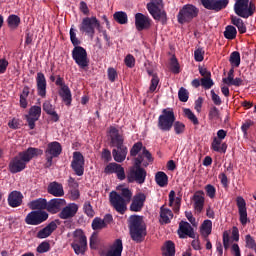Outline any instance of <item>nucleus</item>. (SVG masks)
Instances as JSON below:
<instances>
[{
  "label": "nucleus",
  "mask_w": 256,
  "mask_h": 256,
  "mask_svg": "<svg viewBox=\"0 0 256 256\" xmlns=\"http://www.w3.org/2000/svg\"><path fill=\"white\" fill-rule=\"evenodd\" d=\"M39 155H43V150L39 148H28L26 151L19 153L10 161V173H21V171L27 167V163H29L31 159L39 157Z\"/></svg>",
  "instance_id": "1"
},
{
  "label": "nucleus",
  "mask_w": 256,
  "mask_h": 256,
  "mask_svg": "<svg viewBox=\"0 0 256 256\" xmlns=\"http://www.w3.org/2000/svg\"><path fill=\"white\" fill-rule=\"evenodd\" d=\"M108 138L110 139V143L112 147H116L112 151V155L114 161L117 163H123V161L127 158L128 150L125 145H123V136L119 134V130L113 126L108 129Z\"/></svg>",
  "instance_id": "2"
},
{
  "label": "nucleus",
  "mask_w": 256,
  "mask_h": 256,
  "mask_svg": "<svg viewBox=\"0 0 256 256\" xmlns=\"http://www.w3.org/2000/svg\"><path fill=\"white\" fill-rule=\"evenodd\" d=\"M117 191H119L121 195L115 191H112L109 195V199L112 207H114L118 213L123 215V213L127 211V205L130 203L131 197H133V193L131 190H129V188H126L125 186H118Z\"/></svg>",
  "instance_id": "3"
},
{
  "label": "nucleus",
  "mask_w": 256,
  "mask_h": 256,
  "mask_svg": "<svg viewBox=\"0 0 256 256\" xmlns=\"http://www.w3.org/2000/svg\"><path fill=\"white\" fill-rule=\"evenodd\" d=\"M68 243L71 245L76 255H83L87 251V236L81 229H77L67 234Z\"/></svg>",
  "instance_id": "4"
},
{
  "label": "nucleus",
  "mask_w": 256,
  "mask_h": 256,
  "mask_svg": "<svg viewBox=\"0 0 256 256\" xmlns=\"http://www.w3.org/2000/svg\"><path fill=\"white\" fill-rule=\"evenodd\" d=\"M79 29L81 33H85L88 35V37H91V39H93L95 35V29H97L99 33H103L106 41L109 39L107 37V31L103 30V27H101V22H99L95 16L83 18Z\"/></svg>",
  "instance_id": "5"
},
{
  "label": "nucleus",
  "mask_w": 256,
  "mask_h": 256,
  "mask_svg": "<svg viewBox=\"0 0 256 256\" xmlns=\"http://www.w3.org/2000/svg\"><path fill=\"white\" fill-rule=\"evenodd\" d=\"M130 235L133 241L139 243L143 241V237H145V223H143V218L140 216H131L130 217Z\"/></svg>",
  "instance_id": "6"
},
{
  "label": "nucleus",
  "mask_w": 256,
  "mask_h": 256,
  "mask_svg": "<svg viewBox=\"0 0 256 256\" xmlns=\"http://www.w3.org/2000/svg\"><path fill=\"white\" fill-rule=\"evenodd\" d=\"M234 12L238 17L249 19V17L255 13V4L249 0H236Z\"/></svg>",
  "instance_id": "7"
},
{
  "label": "nucleus",
  "mask_w": 256,
  "mask_h": 256,
  "mask_svg": "<svg viewBox=\"0 0 256 256\" xmlns=\"http://www.w3.org/2000/svg\"><path fill=\"white\" fill-rule=\"evenodd\" d=\"M141 159H135V165L130 168V171L127 175V179L129 183H145V177H147V172L145 169L141 168Z\"/></svg>",
  "instance_id": "8"
},
{
  "label": "nucleus",
  "mask_w": 256,
  "mask_h": 256,
  "mask_svg": "<svg viewBox=\"0 0 256 256\" xmlns=\"http://www.w3.org/2000/svg\"><path fill=\"white\" fill-rule=\"evenodd\" d=\"M147 9L156 21L165 23L167 21V14L163 10V0H151L147 4Z\"/></svg>",
  "instance_id": "9"
},
{
  "label": "nucleus",
  "mask_w": 256,
  "mask_h": 256,
  "mask_svg": "<svg viewBox=\"0 0 256 256\" xmlns=\"http://www.w3.org/2000/svg\"><path fill=\"white\" fill-rule=\"evenodd\" d=\"M175 123V114L170 108L163 109L162 114L158 118V128L160 131H171Z\"/></svg>",
  "instance_id": "10"
},
{
  "label": "nucleus",
  "mask_w": 256,
  "mask_h": 256,
  "mask_svg": "<svg viewBox=\"0 0 256 256\" xmlns=\"http://www.w3.org/2000/svg\"><path fill=\"white\" fill-rule=\"evenodd\" d=\"M199 13L197 7L187 4L179 11L177 15L178 23H189L192 19H195Z\"/></svg>",
  "instance_id": "11"
},
{
  "label": "nucleus",
  "mask_w": 256,
  "mask_h": 256,
  "mask_svg": "<svg viewBox=\"0 0 256 256\" xmlns=\"http://www.w3.org/2000/svg\"><path fill=\"white\" fill-rule=\"evenodd\" d=\"M72 59L80 67V69H85L89 67V58L87 57V50L81 46H75L72 50Z\"/></svg>",
  "instance_id": "12"
},
{
  "label": "nucleus",
  "mask_w": 256,
  "mask_h": 256,
  "mask_svg": "<svg viewBox=\"0 0 256 256\" xmlns=\"http://www.w3.org/2000/svg\"><path fill=\"white\" fill-rule=\"evenodd\" d=\"M62 151H63V148L61 147V144L59 142L55 141L48 144L47 149L45 151L47 167H51V165H53L54 157H59Z\"/></svg>",
  "instance_id": "13"
},
{
  "label": "nucleus",
  "mask_w": 256,
  "mask_h": 256,
  "mask_svg": "<svg viewBox=\"0 0 256 256\" xmlns=\"http://www.w3.org/2000/svg\"><path fill=\"white\" fill-rule=\"evenodd\" d=\"M49 219V214L45 211H32L30 212L26 218L25 223L27 225H41L44 221Z\"/></svg>",
  "instance_id": "14"
},
{
  "label": "nucleus",
  "mask_w": 256,
  "mask_h": 256,
  "mask_svg": "<svg viewBox=\"0 0 256 256\" xmlns=\"http://www.w3.org/2000/svg\"><path fill=\"white\" fill-rule=\"evenodd\" d=\"M71 167L78 177L83 176L85 173V158L81 152H74Z\"/></svg>",
  "instance_id": "15"
},
{
  "label": "nucleus",
  "mask_w": 256,
  "mask_h": 256,
  "mask_svg": "<svg viewBox=\"0 0 256 256\" xmlns=\"http://www.w3.org/2000/svg\"><path fill=\"white\" fill-rule=\"evenodd\" d=\"M201 5L209 11H221L229 5V0H200Z\"/></svg>",
  "instance_id": "16"
},
{
  "label": "nucleus",
  "mask_w": 256,
  "mask_h": 256,
  "mask_svg": "<svg viewBox=\"0 0 256 256\" xmlns=\"http://www.w3.org/2000/svg\"><path fill=\"white\" fill-rule=\"evenodd\" d=\"M135 27L137 31H145L151 27V18L143 13L135 14Z\"/></svg>",
  "instance_id": "17"
},
{
  "label": "nucleus",
  "mask_w": 256,
  "mask_h": 256,
  "mask_svg": "<svg viewBox=\"0 0 256 256\" xmlns=\"http://www.w3.org/2000/svg\"><path fill=\"white\" fill-rule=\"evenodd\" d=\"M236 204L238 207L240 223H242V225H247V203L245 202V199L241 196H238L236 199Z\"/></svg>",
  "instance_id": "18"
},
{
  "label": "nucleus",
  "mask_w": 256,
  "mask_h": 256,
  "mask_svg": "<svg viewBox=\"0 0 256 256\" xmlns=\"http://www.w3.org/2000/svg\"><path fill=\"white\" fill-rule=\"evenodd\" d=\"M41 117V107L32 106L30 108L29 114L26 115L27 123L30 129H35V122L39 121Z\"/></svg>",
  "instance_id": "19"
},
{
  "label": "nucleus",
  "mask_w": 256,
  "mask_h": 256,
  "mask_svg": "<svg viewBox=\"0 0 256 256\" xmlns=\"http://www.w3.org/2000/svg\"><path fill=\"white\" fill-rule=\"evenodd\" d=\"M104 171L109 175L115 173L120 181H124L125 179V169L120 164L110 163L105 167Z\"/></svg>",
  "instance_id": "20"
},
{
  "label": "nucleus",
  "mask_w": 256,
  "mask_h": 256,
  "mask_svg": "<svg viewBox=\"0 0 256 256\" xmlns=\"http://www.w3.org/2000/svg\"><path fill=\"white\" fill-rule=\"evenodd\" d=\"M78 211L79 205H77L76 203H70L61 210L59 217L60 219H71L72 217H75V215H77Z\"/></svg>",
  "instance_id": "21"
},
{
  "label": "nucleus",
  "mask_w": 256,
  "mask_h": 256,
  "mask_svg": "<svg viewBox=\"0 0 256 256\" xmlns=\"http://www.w3.org/2000/svg\"><path fill=\"white\" fill-rule=\"evenodd\" d=\"M36 86L38 95L40 97H45V95H47V79L45 78V74H43L42 72L37 73Z\"/></svg>",
  "instance_id": "22"
},
{
  "label": "nucleus",
  "mask_w": 256,
  "mask_h": 256,
  "mask_svg": "<svg viewBox=\"0 0 256 256\" xmlns=\"http://www.w3.org/2000/svg\"><path fill=\"white\" fill-rule=\"evenodd\" d=\"M178 235L181 239H185V237H195V232L193 231V227L191 224L185 221H181L179 224Z\"/></svg>",
  "instance_id": "23"
},
{
  "label": "nucleus",
  "mask_w": 256,
  "mask_h": 256,
  "mask_svg": "<svg viewBox=\"0 0 256 256\" xmlns=\"http://www.w3.org/2000/svg\"><path fill=\"white\" fill-rule=\"evenodd\" d=\"M65 203V199L55 198L50 200L48 203L46 202V209L49 213H59V211H61V207H63Z\"/></svg>",
  "instance_id": "24"
},
{
  "label": "nucleus",
  "mask_w": 256,
  "mask_h": 256,
  "mask_svg": "<svg viewBox=\"0 0 256 256\" xmlns=\"http://www.w3.org/2000/svg\"><path fill=\"white\" fill-rule=\"evenodd\" d=\"M194 209L196 213H201L205 207V192L198 191L193 196Z\"/></svg>",
  "instance_id": "25"
},
{
  "label": "nucleus",
  "mask_w": 256,
  "mask_h": 256,
  "mask_svg": "<svg viewBox=\"0 0 256 256\" xmlns=\"http://www.w3.org/2000/svg\"><path fill=\"white\" fill-rule=\"evenodd\" d=\"M23 203V194L19 191H12L8 195V205L9 207H21Z\"/></svg>",
  "instance_id": "26"
},
{
  "label": "nucleus",
  "mask_w": 256,
  "mask_h": 256,
  "mask_svg": "<svg viewBox=\"0 0 256 256\" xmlns=\"http://www.w3.org/2000/svg\"><path fill=\"white\" fill-rule=\"evenodd\" d=\"M145 199H147V197L143 193L135 195L132 200V204L130 205V210L135 212L141 211V209H143V205L145 204Z\"/></svg>",
  "instance_id": "27"
},
{
  "label": "nucleus",
  "mask_w": 256,
  "mask_h": 256,
  "mask_svg": "<svg viewBox=\"0 0 256 256\" xmlns=\"http://www.w3.org/2000/svg\"><path fill=\"white\" fill-rule=\"evenodd\" d=\"M213 231V222L211 220H204L203 223L200 225V235L207 239L209 235H211Z\"/></svg>",
  "instance_id": "28"
},
{
  "label": "nucleus",
  "mask_w": 256,
  "mask_h": 256,
  "mask_svg": "<svg viewBox=\"0 0 256 256\" xmlns=\"http://www.w3.org/2000/svg\"><path fill=\"white\" fill-rule=\"evenodd\" d=\"M121 253H123V242L121 239H117L110 247L106 256H121Z\"/></svg>",
  "instance_id": "29"
},
{
  "label": "nucleus",
  "mask_w": 256,
  "mask_h": 256,
  "mask_svg": "<svg viewBox=\"0 0 256 256\" xmlns=\"http://www.w3.org/2000/svg\"><path fill=\"white\" fill-rule=\"evenodd\" d=\"M55 229H57V223L51 222L45 228H43L42 230H40L37 233V238L38 239H47V237H49L51 235V233H53V231H55Z\"/></svg>",
  "instance_id": "30"
},
{
  "label": "nucleus",
  "mask_w": 256,
  "mask_h": 256,
  "mask_svg": "<svg viewBox=\"0 0 256 256\" xmlns=\"http://www.w3.org/2000/svg\"><path fill=\"white\" fill-rule=\"evenodd\" d=\"M48 193L54 195V197H63V195H65L63 185L57 182H53L48 186Z\"/></svg>",
  "instance_id": "31"
},
{
  "label": "nucleus",
  "mask_w": 256,
  "mask_h": 256,
  "mask_svg": "<svg viewBox=\"0 0 256 256\" xmlns=\"http://www.w3.org/2000/svg\"><path fill=\"white\" fill-rule=\"evenodd\" d=\"M28 207L33 211H36V210L41 211L43 209H47V200L43 198L33 200L28 203Z\"/></svg>",
  "instance_id": "32"
},
{
  "label": "nucleus",
  "mask_w": 256,
  "mask_h": 256,
  "mask_svg": "<svg viewBox=\"0 0 256 256\" xmlns=\"http://www.w3.org/2000/svg\"><path fill=\"white\" fill-rule=\"evenodd\" d=\"M171 219H173V212L169 208H165L162 206L160 208V223H171Z\"/></svg>",
  "instance_id": "33"
},
{
  "label": "nucleus",
  "mask_w": 256,
  "mask_h": 256,
  "mask_svg": "<svg viewBox=\"0 0 256 256\" xmlns=\"http://www.w3.org/2000/svg\"><path fill=\"white\" fill-rule=\"evenodd\" d=\"M211 149L217 153H227V143H223V140L214 138L211 144Z\"/></svg>",
  "instance_id": "34"
},
{
  "label": "nucleus",
  "mask_w": 256,
  "mask_h": 256,
  "mask_svg": "<svg viewBox=\"0 0 256 256\" xmlns=\"http://www.w3.org/2000/svg\"><path fill=\"white\" fill-rule=\"evenodd\" d=\"M59 95L65 105H71V90L67 86H62L59 90Z\"/></svg>",
  "instance_id": "35"
},
{
  "label": "nucleus",
  "mask_w": 256,
  "mask_h": 256,
  "mask_svg": "<svg viewBox=\"0 0 256 256\" xmlns=\"http://www.w3.org/2000/svg\"><path fill=\"white\" fill-rule=\"evenodd\" d=\"M169 205L173 207L174 211L177 213L181 207V198H175V191H170L169 193Z\"/></svg>",
  "instance_id": "36"
},
{
  "label": "nucleus",
  "mask_w": 256,
  "mask_h": 256,
  "mask_svg": "<svg viewBox=\"0 0 256 256\" xmlns=\"http://www.w3.org/2000/svg\"><path fill=\"white\" fill-rule=\"evenodd\" d=\"M43 110L48 115H51L53 117L54 121H59V115H57V112H55V106L51 102H49V101L44 102Z\"/></svg>",
  "instance_id": "37"
},
{
  "label": "nucleus",
  "mask_w": 256,
  "mask_h": 256,
  "mask_svg": "<svg viewBox=\"0 0 256 256\" xmlns=\"http://www.w3.org/2000/svg\"><path fill=\"white\" fill-rule=\"evenodd\" d=\"M163 256H175V243L167 241L162 247Z\"/></svg>",
  "instance_id": "38"
},
{
  "label": "nucleus",
  "mask_w": 256,
  "mask_h": 256,
  "mask_svg": "<svg viewBox=\"0 0 256 256\" xmlns=\"http://www.w3.org/2000/svg\"><path fill=\"white\" fill-rule=\"evenodd\" d=\"M113 17L116 23H119V25H127V23H129V17L124 11L115 12L113 14Z\"/></svg>",
  "instance_id": "39"
},
{
  "label": "nucleus",
  "mask_w": 256,
  "mask_h": 256,
  "mask_svg": "<svg viewBox=\"0 0 256 256\" xmlns=\"http://www.w3.org/2000/svg\"><path fill=\"white\" fill-rule=\"evenodd\" d=\"M147 73L150 75V77H152L149 91L150 93H153L157 90V86L159 85V76H157V73H155L153 70H147Z\"/></svg>",
  "instance_id": "40"
},
{
  "label": "nucleus",
  "mask_w": 256,
  "mask_h": 256,
  "mask_svg": "<svg viewBox=\"0 0 256 256\" xmlns=\"http://www.w3.org/2000/svg\"><path fill=\"white\" fill-rule=\"evenodd\" d=\"M232 24L237 27L239 33H246L247 27L245 26V23H243V20L241 18H237L236 16L231 17Z\"/></svg>",
  "instance_id": "41"
},
{
  "label": "nucleus",
  "mask_w": 256,
  "mask_h": 256,
  "mask_svg": "<svg viewBox=\"0 0 256 256\" xmlns=\"http://www.w3.org/2000/svg\"><path fill=\"white\" fill-rule=\"evenodd\" d=\"M136 159H140L142 165H144V167H147V165H149V163L153 162V156H151V153H149V151L145 150V148L142 151V155Z\"/></svg>",
  "instance_id": "42"
},
{
  "label": "nucleus",
  "mask_w": 256,
  "mask_h": 256,
  "mask_svg": "<svg viewBox=\"0 0 256 256\" xmlns=\"http://www.w3.org/2000/svg\"><path fill=\"white\" fill-rule=\"evenodd\" d=\"M155 181L159 187H165L167 185V182L169 181V178L167 177V174L165 172H158L155 175Z\"/></svg>",
  "instance_id": "43"
},
{
  "label": "nucleus",
  "mask_w": 256,
  "mask_h": 256,
  "mask_svg": "<svg viewBox=\"0 0 256 256\" xmlns=\"http://www.w3.org/2000/svg\"><path fill=\"white\" fill-rule=\"evenodd\" d=\"M184 117L189 119L193 125H199V118L189 108H183Z\"/></svg>",
  "instance_id": "44"
},
{
  "label": "nucleus",
  "mask_w": 256,
  "mask_h": 256,
  "mask_svg": "<svg viewBox=\"0 0 256 256\" xmlns=\"http://www.w3.org/2000/svg\"><path fill=\"white\" fill-rule=\"evenodd\" d=\"M29 97V87L25 86L20 95V107L23 109H27V98Z\"/></svg>",
  "instance_id": "45"
},
{
  "label": "nucleus",
  "mask_w": 256,
  "mask_h": 256,
  "mask_svg": "<svg viewBox=\"0 0 256 256\" xmlns=\"http://www.w3.org/2000/svg\"><path fill=\"white\" fill-rule=\"evenodd\" d=\"M105 227H107V223L101 218H95L92 221V229L94 231H101V229H105Z\"/></svg>",
  "instance_id": "46"
},
{
  "label": "nucleus",
  "mask_w": 256,
  "mask_h": 256,
  "mask_svg": "<svg viewBox=\"0 0 256 256\" xmlns=\"http://www.w3.org/2000/svg\"><path fill=\"white\" fill-rule=\"evenodd\" d=\"M229 61L232 67H239V65H241V54L237 51L232 52Z\"/></svg>",
  "instance_id": "47"
},
{
  "label": "nucleus",
  "mask_w": 256,
  "mask_h": 256,
  "mask_svg": "<svg viewBox=\"0 0 256 256\" xmlns=\"http://www.w3.org/2000/svg\"><path fill=\"white\" fill-rule=\"evenodd\" d=\"M224 37L226 39H235L237 37V29L234 26H227L224 31Z\"/></svg>",
  "instance_id": "48"
},
{
  "label": "nucleus",
  "mask_w": 256,
  "mask_h": 256,
  "mask_svg": "<svg viewBox=\"0 0 256 256\" xmlns=\"http://www.w3.org/2000/svg\"><path fill=\"white\" fill-rule=\"evenodd\" d=\"M19 23H21V18L17 15H10L8 17V25L11 29H17L19 27Z\"/></svg>",
  "instance_id": "49"
},
{
  "label": "nucleus",
  "mask_w": 256,
  "mask_h": 256,
  "mask_svg": "<svg viewBox=\"0 0 256 256\" xmlns=\"http://www.w3.org/2000/svg\"><path fill=\"white\" fill-rule=\"evenodd\" d=\"M208 117L210 121H219L221 119V113L217 107H212L209 110Z\"/></svg>",
  "instance_id": "50"
},
{
  "label": "nucleus",
  "mask_w": 256,
  "mask_h": 256,
  "mask_svg": "<svg viewBox=\"0 0 256 256\" xmlns=\"http://www.w3.org/2000/svg\"><path fill=\"white\" fill-rule=\"evenodd\" d=\"M70 41L74 47L81 45V41L77 38V30H75V28L70 29Z\"/></svg>",
  "instance_id": "51"
},
{
  "label": "nucleus",
  "mask_w": 256,
  "mask_h": 256,
  "mask_svg": "<svg viewBox=\"0 0 256 256\" xmlns=\"http://www.w3.org/2000/svg\"><path fill=\"white\" fill-rule=\"evenodd\" d=\"M205 192L209 199H215V195H217V189L211 184L205 186Z\"/></svg>",
  "instance_id": "52"
},
{
  "label": "nucleus",
  "mask_w": 256,
  "mask_h": 256,
  "mask_svg": "<svg viewBox=\"0 0 256 256\" xmlns=\"http://www.w3.org/2000/svg\"><path fill=\"white\" fill-rule=\"evenodd\" d=\"M179 100L182 101V103H187L189 101V92H187V89L180 88L178 92Z\"/></svg>",
  "instance_id": "53"
},
{
  "label": "nucleus",
  "mask_w": 256,
  "mask_h": 256,
  "mask_svg": "<svg viewBox=\"0 0 256 256\" xmlns=\"http://www.w3.org/2000/svg\"><path fill=\"white\" fill-rule=\"evenodd\" d=\"M173 127L176 135H181L185 133V125L183 124V122L177 121L174 123Z\"/></svg>",
  "instance_id": "54"
},
{
  "label": "nucleus",
  "mask_w": 256,
  "mask_h": 256,
  "mask_svg": "<svg viewBox=\"0 0 256 256\" xmlns=\"http://www.w3.org/2000/svg\"><path fill=\"white\" fill-rule=\"evenodd\" d=\"M143 149V143L137 142L133 145V147L130 150V155L132 157H136V155Z\"/></svg>",
  "instance_id": "55"
},
{
  "label": "nucleus",
  "mask_w": 256,
  "mask_h": 256,
  "mask_svg": "<svg viewBox=\"0 0 256 256\" xmlns=\"http://www.w3.org/2000/svg\"><path fill=\"white\" fill-rule=\"evenodd\" d=\"M51 249V245L49 242L44 241L37 247V252L38 253H47Z\"/></svg>",
  "instance_id": "56"
},
{
  "label": "nucleus",
  "mask_w": 256,
  "mask_h": 256,
  "mask_svg": "<svg viewBox=\"0 0 256 256\" xmlns=\"http://www.w3.org/2000/svg\"><path fill=\"white\" fill-rule=\"evenodd\" d=\"M124 63L126 67L133 69V67H135V57H133L131 54H128L124 59Z\"/></svg>",
  "instance_id": "57"
},
{
  "label": "nucleus",
  "mask_w": 256,
  "mask_h": 256,
  "mask_svg": "<svg viewBox=\"0 0 256 256\" xmlns=\"http://www.w3.org/2000/svg\"><path fill=\"white\" fill-rule=\"evenodd\" d=\"M201 85L202 87H204V89H211V86L213 85V80L211 79V76L202 78Z\"/></svg>",
  "instance_id": "58"
},
{
  "label": "nucleus",
  "mask_w": 256,
  "mask_h": 256,
  "mask_svg": "<svg viewBox=\"0 0 256 256\" xmlns=\"http://www.w3.org/2000/svg\"><path fill=\"white\" fill-rule=\"evenodd\" d=\"M9 67V60L7 58H0V75H3Z\"/></svg>",
  "instance_id": "59"
},
{
  "label": "nucleus",
  "mask_w": 256,
  "mask_h": 256,
  "mask_svg": "<svg viewBox=\"0 0 256 256\" xmlns=\"http://www.w3.org/2000/svg\"><path fill=\"white\" fill-rule=\"evenodd\" d=\"M83 209L88 217H94L95 211L93 210V206H91V203L85 202Z\"/></svg>",
  "instance_id": "60"
},
{
  "label": "nucleus",
  "mask_w": 256,
  "mask_h": 256,
  "mask_svg": "<svg viewBox=\"0 0 256 256\" xmlns=\"http://www.w3.org/2000/svg\"><path fill=\"white\" fill-rule=\"evenodd\" d=\"M205 51L203 49L198 48L197 50L194 51V59L195 61L201 62L204 59Z\"/></svg>",
  "instance_id": "61"
},
{
  "label": "nucleus",
  "mask_w": 256,
  "mask_h": 256,
  "mask_svg": "<svg viewBox=\"0 0 256 256\" xmlns=\"http://www.w3.org/2000/svg\"><path fill=\"white\" fill-rule=\"evenodd\" d=\"M245 239H246V247H248L249 249H254V251H256V244L253 237H251V235H246Z\"/></svg>",
  "instance_id": "62"
},
{
  "label": "nucleus",
  "mask_w": 256,
  "mask_h": 256,
  "mask_svg": "<svg viewBox=\"0 0 256 256\" xmlns=\"http://www.w3.org/2000/svg\"><path fill=\"white\" fill-rule=\"evenodd\" d=\"M107 73L109 81L113 83L117 79V70L115 68H108Z\"/></svg>",
  "instance_id": "63"
},
{
  "label": "nucleus",
  "mask_w": 256,
  "mask_h": 256,
  "mask_svg": "<svg viewBox=\"0 0 256 256\" xmlns=\"http://www.w3.org/2000/svg\"><path fill=\"white\" fill-rule=\"evenodd\" d=\"M170 69L173 73H179V63L176 58H172L170 61Z\"/></svg>",
  "instance_id": "64"
}]
</instances>
